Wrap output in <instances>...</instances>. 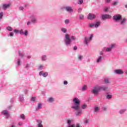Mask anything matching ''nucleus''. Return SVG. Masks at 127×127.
Here are the masks:
<instances>
[{"instance_id":"e2e57ef3","label":"nucleus","mask_w":127,"mask_h":127,"mask_svg":"<svg viewBox=\"0 0 127 127\" xmlns=\"http://www.w3.org/2000/svg\"><path fill=\"white\" fill-rule=\"evenodd\" d=\"M10 102L11 103H13V99H11Z\"/></svg>"},{"instance_id":"c756f323","label":"nucleus","mask_w":127,"mask_h":127,"mask_svg":"<svg viewBox=\"0 0 127 127\" xmlns=\"http://www.w3.org/2000/svg\"><path fill=\"white\" fill-rule=\"evenodd\" d=\"M87 104H84L81 106V109L82 110H86V109L87 108Z\"/></svg>"},{"instance_id":"4be33fe9","label":"nucleus","mask_w":127,"mask_h":127,"mask_svg":"<svg viewBox=\"0 0 127 127\" xmlns=\"http://www.w3.org/2000/svg\"><path fill=\"white\" fill-rule=\"evenodd\" d=\"M41 59L43 62L47 61V56L44 55L41 56Z\"/></svg>"},{"instance_id":"ea45409f","label":"nucleus","mask_w":127,"mask_h":127,"mask_svg":"<svg viewBox=\"0 0 127 127\" xmlns=\"http://www.w3.org/2000/svg\"><path fill=\"white\" fill-rule=\"evenodd\" d=\"M67 125H68V126H71V124H72V120H67Z\"/></svg>"},{"instance_id":"b1692460","label":"nucleus","mask_w":127,"mask_h":127,"mask_svg":"<svg viewBox=\"0 0 127 127\" xmlns=\"http://www.w3.org/2000/svg\"><path fill=\"white\" fill-rule=\"evenodd\" d=\"M18 53L19 57L22 58L24 56V53L23 52L20 51V50L18 51Z\"/></svg>"},{"instance_id":"338daca9","label":"nucleus","mask_w":127,"mask_h":127,"mask_svg":"<svg viewBox=\"0 0 127 127\" xmlns=\"http://www.w3.org/2000/svg\"><path fill=\"white\" fill-rule=\"evenodd\" d=\"M126 75H127V71H126Z\"/></svg>"},{"instance_id":"cd10ccee","label":"nucleus","mask_w":127,"mask_h":127,"mask_svg":"<svg viewBox=\"0 0 127 127\" xmlns=\"http://www.w3.org/2000/svg\"><path fill=\"white\" fill-rule=\"evenodd\" d=\"M119 4V0H116L114 1L112 3V5L115 6V5H118Z\"/></svg>"},{"instance_id":"c85d7f7f","label":"nucleus","mask_w":127,"mask_h":127,"mask_svg":"<svg viewBox=\"0 0 127 127\" xmlns=\"http://www.w3.org/2000/svg\"><path fill=\"white\" fill-rule=\"evenodd\" d=\"M83 58H84V57L81 55H78L77 56L78 61H82Z\"/></svg>"},{"instance_id":"393cba45","label":"nucleus","mask_w":127,"mask_h":127,"mask_svg":"<svg viewBox=\"0 0 127 127\" xmlns=\"http://www.w3.org/2000/svg\"><path fill=\"white\" fill-rule=\"evenodd\" d=\"M23 94H20L19 96V100L21 103H22V102L24 101V98L23 97Z\"/></svg>"},{"instance_id":"c03bdc74","label":"nucleus","mask_w":127,"mask_h":127,"mask_svg":"<svg viewBox=\"0 0 127 127\" xmlns=\"http://www.w3.org/2000/svg\"><path fill=\"white\" fill-rule=\"evenodd\" d=\"M13 35H14V34L13 33V32H11L9 33V36H10V37H12Z\"/></svg>"},{"instance_id":"49530a36","label":"nucleus","mask_w":127,"mask_h":127,"mask_svg":"<svg viewBox=\"0 0 127 127\" xmlns=\"http://www.w3.org/2000/svg\"><path fill=\"white\" fill-rule=\"evenodd\" d=\"M31 23H32V22H31V21H29L27 22V25H31Z\"/></svg>"},{"instance_id":"39448f33","label":"nucleus","mask_w":127,"mask_h":127,"mask_svg":"<svg viewBox=\"0 0 127 127\" xmlns=\"http://www.w3.org/2000/svg\"><path fill=\"white\" fill-rule=\"evenodd\" d=\"M92 39H93V34L90 35L89 37H85L83 41L84 44L87 46H88V45H89V43H90V42L92 41Z\"/></svg>"},{"instance_id":"680f3d73","label":"nucleus","mask_w":127,"mask_h":127,"mask_svg":"<svg viewBox=\"0 0 127 127\" xmlns=\"http://www.w3.org/2000/svg\"><path fill=\"white\" fill-rule=\"evenodd\" d=\"M86 62H87V63H90V59H88L86 61Z\"/></svg>"},{"instance_id":"4c0bfd02","label":"nucleus","mask_w":127,"mask_h":127,"mask_svg":"<svg viewBox=\"0 0 127 127\" xmlns=\"http://www.w3.org/2000/svg\"><path fill=\"white\" fill-rule=\"evenodd\" d=\"M23 92L24 93L25 95H27V94L28 93V89H24Z\"/></svg>"},{"instance_id":"f704fd0d","label":"nucleus","mask_w":127,"mask_h":127,"mask_svg":"<svg viewBox=\"0 0 127 127\" xmlns=\"http://www.w3.org/2000/svg\"><path fill=\"white\" fill-rule=\"evenodd\" d=\"M43 68H44V66H43V65L40 64V65H39V70H43Z\"/></svg>"},{"instance_id":"6e6d98bb","label":"nucleus","mask_w":127,"mask_h":127,"mask_svg":"<svg viewBox=\"0 0 127 127\" xmlns=\"http://www.w3.org/2000/svg\"><path fill=\"white\" fill-rule=\"evenodd\" d=\"M102 110H103V111H107V108H106V107H103L102 108Z\"/></svg>"},{"instance_id":"7ed1b4c3","label":"nucleus","mask_w":127,"mask_h":127,"mask_svg":"<svg viewBox=\"0 0 127 127\" xmlns=\"http://www.w3.org/2000/svg\"><path fill=\"white\" fill-rule=\"evenodd\" d=\"M76 41V37L71 36L70 38V35L69 34H66L64 35V43L66 47L68 46H71L72 41Z\"/></svg>"},{"instance_id":"79ce46f5","label":"nucleus","mask_w":127,"mask_h":127,"mask_svg":"<svg viewBox=\"0 0 127 127\" xmlns=\"http://www.w3.org/2000/svg\"><path fill=\"white\" fill-rule=\"evenodd\" d=\"M78 4H82L83 3V0H78L77 1Z\"/></svg>"},{"instance_id":"37998d69","label":"nucleus","mask_w":127,"mask_h":127,"mask_svg":"<svg viewBox=\"0 0 127 127\" xmlns=\"http://www.w3.org/2000/svg\"><path fill=\"white\" fill-rule=\"evenodd\" d=\"M104 51H105V50L103 49L102 51L100 52L99 55H100V56H103V55H104Z\"/></svg>"},{"instance_id":"4468645a","label":"nucleus","mask_w":127,"mask_h":127,"mask_svg":"<svg viewBox=\"0 0 127 127\" xmlns=\"http://www.w3.org/2000/svg\"><path fill=\"white\" fill-rule=\"evenodd\" d=\"M39 76H42L44 78H46L48 76V72H44L43 71H40L39 73Z\"/></svg>"},{"instance_id":"c9c22d12","label":"nucleus","mask_w":127,"mask_h":127,"mask_svg":"<svg viewBox=\"0 0 127 127\" xmlns=\"http://www.w3.org/2000/svg\"><path fill=\"white\" fill-rule=\"evenodd\" d=\"M64 23L65 24H69V23H70V20L68 19H65L64 21Z\"/></svg>"},{"instance_id":"f8f14e48","label":"nucleus","mask_w":127,"mask_h":127,"mask_svg":"<svg viewBox=\"0 0 127 127\" xmlns=\"http://www.w3.org/2000/svg\"><path fill=\"white\" fill-rule=\"evenodd\" d=\"M11 5V4L10 3H4L2 4V8L4 9V10H5V9H7V8H9L10 7V6Z\"/></svg>"},{"instance_id":"052dcab7","label":"nucleus","mask_w":127,"mask_h":127,"mask_svg":"<svg viewBox=\"0 0 127 127\" xmlns=\"http://www.w3.org/2000/svg\"><path fill=\"white\" fill-rule=\"evenodd\" d=\"M22 122H19V123H18V125L19 126H22Z\"/></svg>"},{"instance_id":"9d476101","label":"nucleus","mask_w":127,"mask_h":127,"mask_svg":"<svg viewBox=\"0 0 127 127\" xmlns=\"http://www.w3.org/2000/svg\"><path fill=\"white\" fill-rule=\"evenodd\" d=\"M1 114L5 119H8L9 118V113L7 110H3L1 112Z\"/></svg>"},{"instance_id":"bb28decb","label":"nucleus","mask_w":127,"mask_h":127,"mask_svg":"<svg viewBox=\"0 0 127 127\" xmlns=\"http://www.w3.org/2000/svg\"><path fill=\"white\" fill-rule=\"evenodd\" d=\"M87 89H88L87 85H83L80 89V90L82 92H85V91H86Z\"/></svg>"},{"instance_id":"6ab92c4d","label":"nucleus","mask_w":127,"mask_h":127,"mask_svg":"<svg viewBox=\"0 0 127 127\" xmlns=\"http://www.w3.org/2000/svg\"><path fill=\"white\" fill-rule=\"evenodd\" d=\"M42 109V103H39L38 104L37 106L36 107V111L37 112L40 111Z\"/></svg>"},{"instance_id":"09e8293b","label":"nucleus","mask_w":127,"mask_h":127,"mask_svg":"<svg viewBox=\"0 0 127 127\" xmlns=\"http://www.w3.org/2000/svg\"><path fill=\"white\" fill-rule=\"evenodd\" d=\"M64 85H68V81L66 80L64 81Z\"/></svg>"},{"instance_id":"473e14b6","label":"nucleus","mask_w":127,"mask_h":127,"mask_svg":"<svg viewBox=\"0 0 127 127\" xmlns=\"http://www.w3.org/2000/svg\"><path fill=\"white\" fill-rule=\"evenodd\" d=\"M79 19L83 20L84 18H85V17L84 16V15L81 14L79 15Z\"/></svg>"},{"instance_id":"9b49d317","label":"nucleus","mask_w":127,"mask_h":127,"mask_svg":"<svg viewBox=\"0 0 127 127\" xmlns=\"http://www.w3.org/2000/svg\"><path fill=\"white\" fill-rule=\"evenodd\" d=\"M114 73L117 75H123V74H124V71L121 69H115Z\"/></svg>"},{"instance_id":"69168bd1","label":"nucleus","mask_w":127,"mask_h":127,"mask_svg":"<svg viewBox=\"0 0 127 127\" xmlns=\"http://www.w3.org/2000/svg\"><path fill=\"white\" fill-rule=\"evenodd\" d=\"M125 7H126V8H127V4H126V5H125Z\"/></svg>"},{"instance_id":"de8ad7c7","label":"nucleus","mask_w":127,"mask_h":127,"mask_svg":"<svg viewBox=\"0 0 127 127\" xmlns=\"http://www.w3.org/2000/svg\"><path fill=\"white\" fill-rule=\"evenodd\" d=\"M29 66H30V65L29 64H27L25 65V68H26L27 69L29 68Z\"/></svg>"},{"instance_id":"f03ea898","label":"nucleus","mask_w":127,"mask_h":127,"mask_svg":"<svg viewBox=\"0 0 127 127\" xmlns=\"http://www.w3.org/2000/svg\"><path fill=\"white\" fill-rule=\"evenodd\" d=\"M113 20L116 22H118L119 25L121 27H125L127 24V18H123L122 15L120 14H115L113 16Z\"/></svg>"},{"instance_id":"a211bd4d","label":"nucleus","mask_w":127,"mask_h":127,"mask_svg":"<svg viewBox=\"0 0 127 127\" xmlns=\"http://www.w3.org/2000/svg\"><path fill=\"white\" fill-rule=\"evenodd\" d=\"M47 102H48V103H54L55 102V98H54V97H49L47 100Z\"/></svg>"},{"instance_id":"f257e3e1","label":"nucleus","mask_w":127,"mask_h":127,"mask_svg":"<svg viewBox=\"0 0 127 127\" xmlns=\"http://www.w3.org/2000/svg\"><path fill=\"white\" fill-rule=\"evenodd\" d=\"M80 104H81V100L78 97H75L73 98L71 109L76 111L75 115L76 117H80L83 114V111L80 108Z\"/></svg>"},{"instance_id":"5fc2aeb1","label":"nucleus","mask_w":127,"mask_h":127,"mask_svg":"<svg viewBox=\"0 0 127 127\" xmlns=\"http://www.w3.org/2000/svg\"><path fill=\"white\" fill-rule=\"evenodd\" d=\"M77 49H78V48L77 47V46L73 47V50L76 51L77 50Z\"/></svg>"},{"instance_id":"2eb2a0df","label":"nucleus","mask_w":127,"mask_h":127,"mask_svg":"<svg viewBox=\"0 0 127 127\" xmlns=\"http://www.w3.org/2000/svg\"><path fill=\"white\" fill-rule=\"evenodd\" d=\"M94 18H96V15L92 13L88 14V19L92 20V19H94Z\"/></svg>"},{"instance_id":"774afa93","label":"nucleus","mask_w":127,"mask_h":127,"mask_svg":"<svg viewBox=\"0 0 127 127\" xmlns=\"http://www.w3.org/2000/svg\"><path fill=\"white\" fill-rule=\"evenodd\" d=\"M0 20H1V19H0Z\"/></svg>"},{"instance_id":"20e7f679","label":"nucleus","mask_w":127,"mask_h":127,"mask_svg":"<svg viewBox=\"0 0 127 127\" xmlns=\"http://www.w3.org/2000/svg\"><path fill=\"white\" fill-rule=\"evenodd\" d=\"M106 90H108V87L107 86L96 85L92 88L91 92L92 94L97 96V95H99L100 91H106Z\"/></svg>"},{"instance_id":"0e129e2a","label":"nucleus","mask_w":127,"mask_h":127,"mask_svg":"<svg viewBox=\"0 0 127 127\" xmlns=\"http://www.w3.org/2000/svg\"><path fill=\"white\" fill-rule=\"evenodd\" d=\"M76 127H81V126H80V125L77 124L76 125Z\"/></svg>"},{"instance_id":"aec40b11","label":"nucleus","mask_w":127,"mask_h":127,"mask_svg":"<svg viewBox=\"0 0 127 127\" xmlns=\"http://www.w3.org/2000/svg\"><path fill=\"white\" fill-rule=\"evenodd\" d=\"M100 106L94 107V112L95 113V114H98V113L100 112Z\"/></svg>"},{"instance_id":"7c9ffc66","label":"nucleus","mask_w":127,"mask_h":127,"mask_svg":"<svg viewBox=\"0 0 127 127\" xmlns=\"http://www.w3.org/2000/svg\"><path fill=\"white\" fill-rule=\"evenodd\" d=\"M112 98H113V95H112L108 94L106 96V99L107 100H110V99H112Z\"/></svg>"},{"instance_id":"0eeeda50","label":"nucleus","mask_w":127,"mask_h":127,"mask_svg":"<svg viewBox=\"0 0 127 127\" xmlns=\"http://www.w3.org/2000/svg\"><path fill=\"white\" fill-rule=\"evenodd\" d=\"M117 47V45L116 44H111L109 46V47H107V48H104L103 49V50H105V51H106V52H111L112 51V50H113V49H114V48Z\"/></svg>"},{"instance_id":"2f4dec72","label":"nucleus","mask_w":127,"mask_h":127,"mask_svg":"<svg viewBox=\"0 0 127 127\" xmlns=\"http://www.w3.org/2000/svg\"><path fill=\"white\" fill-rule=\"evenodd\" d=\"M6 29L8 30V31H12V27L10 26H7L6 27Z\"/></svg>"},{"instance_id":"13d9d810","label":"nucleus","mask_w":127,"mask_h":127,"mask_svg":"<svg viewBox=\"0 0 127 127\" xmlns=\"http://www.w3.org/2000/svg\"><path fill=\"white\" fill-rule=\"evenodd\" d=\"M68 127H75V124H73L71 126H68Z\"/></svg>"},{"instance_id":"423d86ee","label":"nucleus","mask_w":127,"mask_h":127,"mask_svg":"<svg viewBox=\"0 0 127 127\" xmlns=\"http://www.w3.org/2000/svg\"><path fill=\"white\" fill-rule=\"evenodd\" d=\"M100 24H101V22L97 21L95 23H92L89 24L88 25L90 28H98V27L100 26Z\"/></svg>"},{"instance_id":"a19ab883","label":"nucleus","mask_w":127,"mask_h":127,"mask_svg":"<svg viewBox=\"0 0 127 127\" xmlns=\"http://www.w3.org/2000/svg\"><path fill=\"white\" fill-rule=\"evenodd\" d=\"M31 101L32 102H35L36 101V97H32L31 99Z\"/></svg>"},{"instance_id":"1a4fd4ad","label":"nucleus","mask_w":127,"mask_h":127,"mask_svg":"<svg viewBox=\"0 0 127 127\" xmlns=\"http://www.w3.org/2000/svg\"><path fill=\"white\" fill-rule=\"evenodd\" d=\"M30 20L33 24H36L38 22V19L35 15H33L30 17Z\"/></svg>"},{"instance_id":"bf43d9fd","label":"nucleus","mask_w":127,"mask_h":127,"mask_svg":"<svg viewBox=\"0 0 127 127\" xmlns=\"http://www.w3.org/2000/svg\"><path fill=\"white\" fill-rule=\"evenodd\" d=\"M27 58L28 59H30V58H31V56H29V55H28V56H27Z\"/></svg>"},{"instance_id":"6e6552de","label":"nucleus","mask_w":127,"mask_h":127,"mask_svg":"<svg viewBox=\"0 0 127 127\" xmlns=\"http://www.w3.org/2000/svg\"><path fill=\"white\" fill-rule=\"evenodd\" d=\"M64 8L65 11H67V12H68L70 14H72V13L74 12V9L71 6H66L64 7Z\"/></svg>"},{"instance_id":"3c124183","label":"nucleus","mask_w":127,"mask_h":127,"mask_svg":"<svg viewBox=\"0 0 127 127\" xmlns=\"http://www.w3.org/2000/svg\"><path fill=\"white\" fill-rule=\"evenodd\" d=\"M78 12H82V8H79L77 10Z\"/></svg>"},{"instance_id":"72a5a7b5","label":"nucleus","mask_w":127,"mask_h":127,"mask_svg":"<svg viewBox=\"0 0 127 127\" xmlns=\"http://www.w3.org/2000/svg\"><path fill=\"white\" fill-rule=\"evenodd\" d=\"M104 82L105 84H110L111 83V82H110V79H105Z\"/></svg>"},{"instance_id":"f3484780","label":"nucleus","mask_w":127,"mask_h":127,"mask_svg":"<svg viewBox=\"0 0 127 127\" xmlns=\"http://www.w3.org/2000/svg\"><path fill=\"white\" fill-rule=\"evenodd\" d=\"M103 58H104V56H99L96 59V63H101L102 61H103Z\"/></svg>"},{"instance_id":"5701e85b","label":"nucleus","mask_w":127,"mask_h":127,"mask_svg":"<svg viewBox=\"0 0 127 127\" xmlns=\"http://www.w3.org/2000/svg\"><path fill=\"white\" fill-rule=\"evenodd\" d=\"M127 110L126 108H124L123 109H121L119 111V114L120 115H123L125 114V112H127Z\"/></svg>"},{"instance_id":"864d4df0","label":"nucleus","mask_w":127,"mask_h":127,"mask_svg":"<svg viewBox=\"0 0 127 127\" xmlns=\"http://www.w3.org/2000/svg\"><path fill=\"white\" fill-rule=\"evenodd\" d=\"M111 0H105L106 2H107V3H110V2H111Z\"/></svg>"},{"instance_id":"412c9836","label":"nucleus","mask_w":127,"mask_h":127,"mask_svg":"<svg viewBox=\"0 0 127 127\" xmlns=\"http://www.w3.org/2000/svg\"><path fill=\"white\" fill-rule=\"evenodd\" d=\"M16 66H20V65H21V60H20V59H18L16 61Z\"/></svg>"},{"instance_id":"58836bf2","label":"nucleus","mask_w":127,"mask_h":127,"mask_svg":"<svg viewBox=\"0 0 127 127\" xmlns=\"http://www.w3.org/2000/svg\"><path fill=\"white\" fill-rule=\"evenodd\" d=\"M20 118L22 120H25V116H24V114H21Z\"/></svg>"},{"instance_id":"dca6fc26","label":"nucleus","mask_w":127,"mask_h":127,"mask_svg":"<svg viewBox=\"0 0 127 127\" xmlns=\"http://www.w3.org/2000/svg\"><path fill=\"white\" fill-rule=\"evenodd\" d=\"M111 15L107 14H103L102 15V19H103V20H105V19L111 18Z\"/></svg>"},{"instance_id":"4d7b16f0","label":"nucleus","mask_w":127,"mask_h":127,"mask_svg":"<svg viewBox=\"0 0 127 127\" xmlns=\"http://www.w3.org/2000/svg\"><path fill=\"white\" fill-rule=\"evenodd\" d=\"M109 10V7H106L104 9V11H108Z\"/></svg>"},{"instance_id":"e433bc0d","label":"nucleus","mask_w":127,"mask_h":127,"mask_svg":"<svg viewBox=\"0 0 127 127\" xmlns=\"http://www.w3.org/2000/svg\"><path fill=\"white\" fill-rule=\"evenodd\" d=\"M3 17V12H0V19H2V17Z\"/></svg>"},{"instance_id":"a18cd8bd","label":"nucleus","mask_w":127,"mask_h":127,"mask_svg":"<svg viewBox=\"0 0 127 127\" xmlns=\"http://www.w3.org/2000/svg\"><path fill=\"white\" fill-rule=\"evenodd\" d=\"M13 31L15 32V33H19V30L17 29H14Z\"/></svg>"},{"instance_id":"ddd939ff","label":"nucleus","mask_w":127,"mask_h":127,"mask_svg":"<svg viewBox=\"0 0 127 127\" xmlns=\"http://www.w3.org/2000/svg\"><path fill=\"white\" fill-rule=\"evenodd\" d=\"M19 33L21 35H24V36H27V35H28V31L27 30H25L24 32L22 29H21L19 31Z\"/></svg>"},{"instance_id":"a878e982","label":"nucleus","mask_w":127,"mask_h":127,"mask_svg":"<svg viewBox=\"0 0 127 127\" xmlns=\"http://www.w3.org/2000/svg\"><path fill=\"white\" fill-rule=\"evenodd\" d=\"M61 30L62 32H63V33H67V32L68 31L67 29L64 27H62L61 28Z\"/></svg>"},{"instance_id":"8fccbe9b","label":"nucleus","mask_w":127,"mask_h":127,"mask_svg":"<svg viewBox=\"0 0 127 127\" xmlns=\"http://www.w3.org/2000/svg\"><path fill=\"white\" fill-rule=\"evenodd\" d=\"M24 8L23 7V6H20V7H19V10H23Z\"/></svg>"},{"instance_id":"603ef678","label":"nucleus","mask_w":127,"mask_h":127,"mask_svg":"<svg viewBox=\"0 0 127 127\" xmlns=\"http://www.w3.org/2000/svg\"><path fill=\"white\" fill-rule=\"evenodd\" d=\"M84 123L85 124H89V119H86Z\"/></svg>"}]
</instances>
